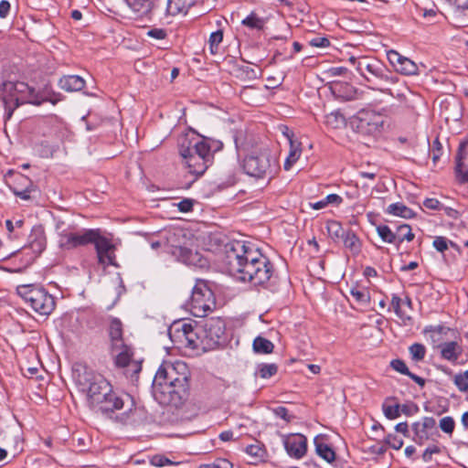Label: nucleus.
<instances>
[{
    "mask_svg": "<svg viewBox=\"0 0 468 468\" xmlns=\"http://www.w3.org/2000/svg\"><path fill=\"white\" fill-rule=\"evenodd\" d=\"M222 264L229 275L253 286L266 287L274 273L271 261L254 244L245 240L225 244Z\"/></svg>",
    "mask_w": 468,
    "mask_h": 468,
    "instance_id": "nucleus-1",
    "label": "nucleus"
},
{
    "mask_svg": "<svg viewBox=\"0 0 468 468\" xmlns=\"http://www.w3.org/2000/svg\"><path fill=\"white\" fill-rule=\"evenodd\" d=\"M188 388V373L186 363L164 362L155 373L153 392L162 403L176 405Z\"/></svg>",
    "mask_w": 468,
    "mask_h": 468,
    "instance_id": "nucleus-2",
    "label": "nucleus"
},
{
    "mask_svg": "<svg viewBox=\"0 0 468 468\" xmlns=\"http://www.w3.org/2000/svg\"><path fill=\"white\" fill-rule=\"evenodd\" d=\"M74 378L79 390L85 394L88 406L99 412L113 390L110 381L86 367L78 369Z\"/></svg>",
    "mask_w": 468,
    "mask_h": 468,
    "instance_id": "nucleus-3",
    "label": "nucleus"
},
{
    "mask_svg": "<svg viewBox=\"0 0 468 468\" xmlns=\"http://www.w3.org/2000/svg\"><path fill=\"white\" fill-rule=\"evenodd\" d=\"M349 62L356 68V71L364 78L365 80L374 84V86H372L373 90H378L383 93L395 97L394 93L389 89H384L377 85L378 82L390 84L397 82V78L390 74L389 69L383 62L377 58L368 57H350ZM396 97L402 100L404 95L398 93Z\"/></svg>",
    "mask_w": 468,
    "mask_h": 468,
    "instance_id": "nucleus-4",
    "label": "nucleus"
},
{
    "mask_svg": "<svg viewBox=\"0 0 468 468\" xmlns=\"http://www.w3.org/2000/svg\"><path fill=\"white\" fill-rule=\"evenodd\" d=\"M0 99L2 100L7 119L14 111L23 103L40 105L46 100L41 99L33 87L24 81H5L0 84Z\"/></svg>",
    "mask_w": 468,
    "mask_h": 468,
    "instance_id": "nucleus-5",
    "label": "nucleus"
},
{
    "mask_svg": "<svg viewBox=\"0 0 468 468\" xmlns=\"http://www.w3.org/2000/svg\"><path fill=\"white\" fill-rule=\"evenodd\" d=\"M179 153L189 173L197 176H202L213 163L210 145L205 140L195 142L193 144L189 142L187 146L182 144Z\"/></svg>",
    "mask_w": 468,
    "mask_h": 468,
    "instance_id": "nucleus-6",
    "label": "nucleus"
},
{
    "mask_svg": "<svg viewBox=\"0 0 468 468\" xmlns=\"http://www.w3.org/2000/svg\"><path fill=\"white\" fill-rule=\"evenodd\" d=\"M243 169L250 176L270 181L278 170V163L269 149L263 148L248 154L243 160Z\"/></svg>",
    "mask_w": 468,
    "mask_h": 468,
    "instance_id": "nucleus-7",
    "label": "nucleus"
},
{
    "mask_svg": "<svg viewBox=\"0 0 468 468\" xmlns=\"http://www.w3.org/2000/svg\"><path fill=\"white\" fill-rule=\"evenodd\" d=\"M165 250L178 261L187 265L202 266V257L197 251L185 246V235L182 229H172L163 232Z\"/></svg>",
    "mask_w": 468,
    "mask_h": 468,
    "instance_id": "nucleus-8",
    "label": "nucleus"
},
{
    "mask_svg": "<svg viewBox=\"0 0 468 468\" xmlns=\"http://www.w3.org/2000/svg\"><path fill=\"white\" fill-rule=\"evenodd\" d=\"M16 292L25 303L40 315H49L55 308L54 297L42 287L21 284L16 287Z\"/></svg>",
    "mask_w": 468,
    "mask_h": 468,
    "instance_id": "nucleus-9",
    "label": "nucleus"
},
{
    "mask_svg": "<svg viewBox=\"0 0 468 468\" xmlns=\"http://www.w3.org/2000/svg\"><path fill=\"white\" fill-rule=\"evenodd\" d=\"M171 339L183 347L192 350L207 349L203 341L200 325L193 326L185 322L175 323L169 331Z\"/></svg>",
    "mask_w": 468,
    "mask_h": 468,
    "instance_id": "nucleus-10",
    "label": "nucleus"
},
{
    "mask_svg": "<svg viewBox=\"0 0 468 468\" xmlns=\"http://www.w3.org/2000/svg\"><path fill=\"white\" fill-rule=\"evenodd\" d=\"M216 306L213 292L204 281H197L192 290L189 301L190 312L194 316L205 317Z\"/></svg>",
    "mask_w": 468,
    "mask_h": 468,
    "instance_id": "nucleus-11",
    "label": "nucleus"
},
{
    "mask_svg": "<svg viewBox=\"0 0 468 468\" xmlns=\"http://www.w3.org/2000/svg\"><path fill=\"white\" fill-rule=\"evenodd\" d=\"M225 322L219 317H210L203 321L200 332H202L206 347L211 349L218 346L225 335Z\"/></svg>",
    "mask_w": 468,
    "mask_h": 468,
    "instance_id": "nucleus-12",
    "label": "nucleus"
},
{
    "mask_svg": "<svg viewBox=\"0 0 468 468\" xmlns=\"http://www.w3.org/2000/svg\"><path fill=\"white\" fill-rule=\"evenodd\" d=\"M384 125V117L373 110H362L357 113L356 129L360 133L376 135Z\"/></svg>",
    "mask_w": 468,
    "mask_h": 468,
    "instance_id": "nucleus-13",
    "label": "nucleus"
},
{
    "mask_svg": "<svg viewBox=\"0 0 468 468\" xmlns=\"http://www.w3.org/2000/svg\"><path fill=\"white\" fill-rule=\"evenodd\" d=\"M195 0H157L154 16L167 18L180 14L186 15Z\"/></svg>",
    "mask_w": 468,
    "mask_h": 468,
    "instance_id": "nucleus-14",
    "label": "nucleus"
},
{
    "mask_svg": "<svg viewBox=\"0 0 468 468\" xmlns=\"http://www.w3.org/2000/svg\"><path fill=\"white\" fill-rule=\"evenodd\" d=\"M93 244L95 246L98 263L101 265L103 269L108 266L117 267L115 245L109 239L101 236V231L97 235Z\"/></svg>",
    "mask_w": 468,
    "mask_h": 468,
    "instance_id": "nucleus-15",
    "label": "nucleus"
},
{
    "mask_svg": "<svg viewBox=\"0 0 468 468\" xmlns=\"http://www.w3.org/2000/svg\"><path fill=\"white\" fill-rule=\"evenodd\" d=\"M125 405L128 406V410H131V407L133 406L132 398L128 394H119L112 390L109 395L108 400L103 404L99 412L106 417L112 418L116 410H122Z\"/></svg>",
    "mask_w": 468,
    "mask_h": 468,
    "instance_id": "nucleus-16",
    "label": "nucleus"
},
{
    "mask_svg": "<svg viewBox=\"0 0 468 468\" xmlns=\"http://www.w3.org/2000/svg\"><path fill=\"white\" fill-rule=\"evenodd\" d=\"M387 57L397 72L408 76L418 74V65L413 60L400 55L398 51L389 50Z\"/></svg>",
    "mask_w": 468,
    "mask_h": 468,
    "instance_id": "nucleus-17",
    "label": "nucleus"
},
{
    "mask_svg": "<svg viewBox=\"0 0 468 468\" xmlns=\"http://www.w3.org/2000/svg\"><path fill=\"white\" fill-rule=\"evenodd\" d=\"M283 444L288 455L294 459L303 458L307 452V439L300 433L285 437Z\"/></svg>",
    "mask_w": 468,
    "mask_h": 468,
    "instance_id": "nucleus-18",
    "label": "nucleus"
},
{
    "mask_svg": "<svg viewBox=\"0 0 468 468\" xmlns=\"http://www.w3.org/2000/svg\"><path fill=\"white\" fill-rule=\"evenodd\" d=\"M436 428V420L432 417H424L420 421L412 424L413 441L422 445L430 439L431 433Z\"/></svg>",
    "mask_w": 468,
    "mask_h": 468,
    "instance_id": "nucleus-19",
    "label": "nucleus"
},
{
    "mask_svg": "<svg viewBox=\"0 0 468 468\" xmlns=\"http://www.w3.org/2000/svg\"><path fill=\"white\" fill-rule=\"evenodd\" d=\"M437 348L440 351L441 357L452 364L459 363V358L462 356L463 348L460 342L447 341L438 345Z\"/></svg>",
    "mask_w": 468,
    "mask_h": 468,
    "instance_id": "nucleus-20",
    "label": "nucleus"
},
{
    "mask_svg": "<svg viewBox=\"0 0 468 468\" xmlns=\"http://www.w3.org/2000/svg\"><path fill=\"white\" fill-rule=\"evenodd\" d=\"M129 8L137 16L152 18L157 0H124Z\"/></svg>",
    "mask_w": 468,
    "mask_h": 468,
    "instance_id": "nucleus-21",
    "label": "nucleus"
},
{
    "mask_svg": "<svg viewBox=\"0 0 468 468\" xmlns=\"http://www.w3.org/2000/svg\"><path fill=\"white\" fill-rule=\"evenodd\" d=\"M28 246L36 254H40L47 246L44 228L41 225L34 226L28 237Z\"/></svg>",
    "mask_w": 468,
    "mask_h": 468,
    "instance_id": "nucleus-22",
    "label": "nucleus"
},
{
    "mask_svg": "<svg viewBox=\"0 0 468 468\" xmlns=\"http://www.w3.org/2000/svg\"><path fill=\"white\" fill-rule=\"evenodd\" d=\"M111 355L114 359V364L118 367H128L133 359V352L131 346L122 344L119 348H112L110 347Z\"/></svg>",
    "mask_w": 468,
    "mask_h": 468,
    "instance_id": "nucleus-23",
    "label": "nucleus"
},
{
    "mask_svg": "<svg viewBox=\"0 0 468 468\" xmlns=\"http://www.w3.org/2000/svg\"><path fill=\"white\" fill-rule=\"evenodd\" d=\"M108 334L112 348H119L124 343L122 323L118 318H112L108 327Z\"/></svg>",
    "mask_w": 468,
    "mask_h": 468,
    "instance_id": "nucleus-24",
    "label": "nucleus"
},
{
    "mask_svg": "<svg viewBox=\"0 0 468 468\" xmlns=\"http://www.w3.org/2000/svg\"><path fill=\"white\" fill-rule=\"evenodd\" d=\"M315 452L322 459L331 463L335 460V452L333 448L324 441L323 435H318L314 440Z\"/></svg>",
    "mask_w": 468,
    "mask_h": 468,
    "instance_id": "nucleus-25",
    "label": "nucleus"
},
{
    "mask_svg": "<svg viewBox=\"0 0 468 468\" xmlns=\"http://www.w3.org/2000/svg\"><path fill=\"white\" fill-rule=\"evenodd\" d=\"M58 86L68 92L80 91L84 88L85 80L78 75L63 76L58 80Z\"/></svg>",
    "mask_w": 468,
    "mask_h": 468,
    "instance_id": "nucleus-26",
    "label": "nucleus"
},
{
    "mask_svg": "<svg viewBox=\"0 0 468 468\" xmlns=\"http://www.w3.org/2000/svg\"><path fill=\"white\" fill-rule=\"evenodd\" d=\"M5 229L9 239H19L25 236V220L21 218L6 219Z\"/></svg>",
    "mask_w": 468,
    "mask_h": 468,
    "instance_id": "nucleus-27",
    "label": "nucleus"
},
{
    "mask_svg": "<svg viewBox=\"0 0 468 468\" xmlns=\"http://www.w3.org/2000/svg\"><path fill=\"white\" fill-rule=\"evenodd\" d=\"M285 134L290 143V151H289V154L284 162L283 166H284L285 170H290L291 167L299 159L302 151L300 148V144L296 143L292 140V135H290L289 133H285Z\"/></svg>",
    "mask_w": 468,
    "mask_h": 468,
    "instance_id": "nucleus-28",
    "label": "nucleus"
},
{
    "mask_svg": "<svg viewBox=\"0 0 468 468\" xmlns=\"http://www.w3.org/2000/svg\"><path fill=\"white\" fill-rule=\"evenodd\" d=\"M99 232L100 229H83L82 231L75 232L76 248L86 246L88 244H93Z\"/></svg>",
    "mask_w": 468,
    "mask_h": 468,
    "instance_id": "nucleus-29",
    "label": "nucleus"
},
{
    "mask_svg": "<svg viewBox=\"0 0 468 468\" xmlns=\"http://www.w3.org/2000/svg\"><path fill=\"white\" fill-rule=\"evenodd\" d=\"M385 211L387 214L403 218H412L415 217L414 211L401 202L390 204Z\"/></svg>",
    "mask_w": 468,
    "mask_h": 468,
    "instance_id": "nucleus-30",
    "label": "nucleus"
},
{
    "mask_svg": "<svg viewBox=\"0 0 468 468\" xmlns=\"http://www.w3.org/2000/svg\"><path fill=\"white\" fill-rule=\"evenodd\" d=\"M390 366H391V367L394 370H396V371H398V372H399V373H401L403 375H406V376L410 377L419 386L424 387L425 379L420 378V377H419V376H417V375H415V374H413V373H411L409 370L407 365L405 364V362L403 360H401V359H394V360H392L390 362Z\"/></svg>",
    "mask_w": 468,
    "mask_h": 468,
    "instance_id": "nucleus-31",
    "label": "nucleus"
},
{
    "mask_svg": "<svg viewBox=\"0 0 468 468\" xmlns=\"http://www.w3.org/2000/svg\"><path fill=\"white\" fill-rule=\"evenodd\" d=\"M344 245L348 249L352 254L357 255L361 251V241L356 234L352 230H346L345 236L342 238Z\"/></svg>",
    "mask_w": 468,
    "mask_h": 468,
    "instance_id": "nucleus-32",
    "label": "nucleus"
},
{
    "mask_svg": "<svg viewBox=\"0 0 468 468\" xmlns=\"http://www.w3.org/2000/svg\"><path fill=\"white\" fill-rule=\"evenodd\" d=\"M274 345L271 341L261 335L254 338L252 350L256 354L269 355L273 352Z\"/></svg>",
    "mask_w": 468,
    "mask_h": 468,
    "instance_id": "nucleus-33",
    "label": "nucleus"
},
{
    "mask_svg": "<svg viewBox=\"0 0 468 468\" xmlns=\"http://www.w3.org/2000/svg\"><path fill=\"white\" fill-rule=\"evenodd\" d=\"M58 247L63 250H70L76 249L75 232L63 229L58 232Z\"/></svg>",
    "mask_w": 468,
    "mask_h": 468,
    "instance_id": "nucleus-34",
    "label": "nucleus"
},
{
    "mask_svg": "<svg viewBox=\"0 0 468 468\" xmlns=\"http://www.w3.org/2000/svg\"><path fill=\"white\" fill-rule=\"evenodd\" d=\"M393 398H388L382 405L384 415L388 420H395L400 416V405L399 403H393Z\"/></svg>",
    "mask_w": 468,
    "mask_h": 468,
    "instance_id": "nucleus-35",
    "label": "nucleus"
},
{
    "mask_svg": "<svg viewBox=\"0 0 468 468\" xmlns=\"http://www.w3.org/2000/svg\"><path fill=\"white\" fill-rule=\"evenodd\" d=\"M11 176H14V181H13V185L10 186V188L11 187H16V186H20V187H23V188H28V187H33L34 185L32 183V181L30 180V178H28L27 176L20 174V173H14L12 170H9L5 175V179L7 181L8 180V177Z\"/></svg>",
    "mask_w": 468,
    "mask_h": 468,
    "instance_id": "nucleus-36",
    "label": "nucleus"
},
{
    "mask_svg": "<svg viewBox=\"0 0 468 468\" xmlns=\"http://www.w3.org/2000/svg\"><path fill=\"white\" fill-rule=\"evenodd\" d=\"M241 23L249 28L258 30L262 29L265 26L264 18L258 16L254 12L250 13Z\"/></svg>",
    "mask_w": 468,
    "mask_h": 468,
    "instance_id": "nucleus-37",
    "label": "nucleus"
},
{
    "mask_svg": "<svg viewBox=\"0 0 468 468\" xmlns=\"http://www.w3.org/2000/svg\"><path fill=\"white\" fill-rule=\"evenodd\" d=\"M58 145L48 141H41L36 145V150L41 157L48 158L56 152Z\"/></svg>",
    "mask_w": 468,
    "mask_h": 468,
    "instance_id": "nucleus-38",
    "label": "nucleus"
},
{
    "mask_svg": "<svg viewBox=\"0 0 468 468\" xmlns=\"http://www.w3.org/2000/svg\"><path fill=\"white\" fill-rule=\"evenodd\" d=\"M397 243L400 244L404 240L412 241L414 239V234L411 230V228L408 224H403L398 227L397 229Z\"/></svg>",
    "mask_w": 468,
    "mask_h": 468,
    "instance_id": "nucleus-39",
    "label": "nucleus"
},
{
    "mask_svg": "<svg viewBox=\"0 0 468 468\" xmlns=\"http://www.w3.org/2000/svg\"><path fill=\"white\" fill-rule=\"evenodd\" d=\"M326 229L329 236L332 239H341L345 236L346 230L343 229L342 225L335 220H330L326 223Z\"/></svg>",
    "mask_w": 468,
    "mask_h": 468,
    "instance_id": "nucleus-40",
    "label": "nucleus"
},
{
    "mask_svg": "<svg viewBox=\"0 0 468 468\" xmlns=\"http://www.w3.org/2000/svg\"><path fill=\"white\" fill-rule=\"evenodd\" d=\"M350 294L352 295L354 300L361 305H367L370 301L369 292L366 289L353 287L350 290Z\"/></svg>",
    "mask_w": 468,
    "mask_h": 468,
    "instance_id": "nucleus-41",
    "label": "nucleus"
},
{
    "mask_svg": "<svg viewBox=\"0 0 468 468\" xmlns=\"http://www.w3.org/2000/svg\"><path fill=\"white\" fill-rule=\"evenodd\" d=\"M377 232L384 242L396 243L397 234L394 233L387 225H379L377 227Z\"/></svg>",
    "mask_w": 468,
    "mask_h": 468,
    "instance_id": "nucleus-42",
    "label": "nucleus"
},
{
    "mask_svg": "<svg viewBox=\"0 0 468 468\" xmlns=\"http://www.w3.org/2000/svg\"><path fill=\"white\" fill-rule=\"evenodd\" d=\"M454 8L456 16H468V0H447Z\"/></svg>",
    "mask_w": 468,
    "mask_h": 468,
    "instance_id": "nucleus-43",
    "label": "nucleus"
},
{
    "mask_svg": "<svg viewBox=\"0 0 468 468\" xmlns=\"http://www.w3.org/2000/svg\"><path fill=\"white\" fill-rule=\"evenodd\" d=\"M411 359L420 362L424 359L426 347L422 344L415 343L409 347Z\"/></svg>",
    "mask_w": 468,
    "mask_h": 468,
    "instance_id": "nucleus-44",
    "label": "nucleus"
},
{
    "mask_svg": "<svg viewBox=\"0 0 468 468\" xmlns=\"http://www.w3.org/2000/svg\"><path fill=\"white\" fill-rule=\"evenodd\" d=\"M432 245L440 252H444L448 249L449 245L456 250H459V247L454 242L448 240L445 237L442 236L435 237Z\"/></svg>",
    "mask_w": 468,
    "mask_h": 468,
    "instance_id": "nucleus-45",
    "label": "nucleus"
},
{
    "mask_svg": "<svg viewBox=\"0 0 468 468\" xmlns=\"http://www.w3.org/2000/svg\"><path fill=\"white\" fill-rule=\"evenodd\" d=\"M278 367L276 364H261L259 366L258 374L261 378H269L276 375Z\"/></svg>",
    "mask_w": 468,
    "mask_h": 468,
    "instance_id": "nucleus-46",
    "label": "nucleus"
},
{
    "mask_svg": "<svg viewBox=\"0 0 468 468\" xmlns=\"http://www.w3.org/2000/svg\"><path fill=\"white\" fill-rule=\"evenodd\" d=\"M223 40V32L221 30H218L210 34L209 37V49L211 54L215 55L218 51V46Z\"/></svg>",
    "mask_w": 468,
    "mask_h": 468,
    "instance_id": "nucleus-47",
    "label": "nucleus"
},
{
    "mask_svg": "<svg viewBox=\"0 0 468 468\" xmlns=\"http://www.w3.org/2000/svg\"><path fill=\"white\" fill-rule=\"evenodd\" d=\"M453 383L461 392L468 391V377L465 373H458L453 377Z\"/></svg>",
    "mask_w": 468,
    "mask_h": 468,
    "instance_id": "nucleus-48",
    "label": "nucleus"
},
{
    "mask_svg": "<svg viewBox=\"0 0 468 468\" xmlns=\"http://www.w3.org/2000/svg\"><path fill=\"white\" fill-rule=\"evenodd\" d=\"M439 427L443 432L447 434H452L455 427L453 418L450 416L441 418L440 420Z\"/></svg>",
    "mask_w": 468,
    "mask_h": 468,
    "instance_id": "nucleus-49",
    "label": "nucleus"
},
{
    "mask_svg": "<svg viewBox=\"0 0 468 468\" xmlns=\"http://www.w3.org/2000/svg\"><path fill=\"white\" fill-rule=\"evenodd\" d=\"M11 190L15 196L20 197L23 200H28V199H30V194L34 190V186L28 187V188H23L20 186H16V187H11Z\"/></svg>",
    "mask_w": 468,
    "mask_h": 468,
    "instance_id": "nucleus-50",
    "label": "nucleus"
},
{
    "mask_svg": "<svg viewBox=\"0 0 468 468\" xmlns=\"http://www.w3.org/2000/svg\"><path fill=\"white\" fill-rule=\"evenodd\" d=\"M200 468H233V465L227 459H218L214 463L203 464Z\"/></svg>",
    "mask_w": 468,
    "mask_h": 468,
    "instance_id": "nucleus-51",
    "label": "nucleus"
},
{
    "mask_svg": "<svg viewBox=\"0 0 468 468\" xmlns=\"http://www.w3.org/2000/svg\"><path fill=\"white\" fill-rule=\"evenodd\" d=\"M456 176L462 183L468 182V169H464L461 160L459 159L455 167Z\"/></svg>",
    "mask_w": 468,
    "mask_h": 468,
    "instance_id": "nucleus-52",
    "label": "nucleus"
},
{
    "mask_svg": "<svg viewBox=\"0 0 468 468\" xmlns=\"http://www.w3.org/2000/svg\"><path fill=\"white\" fill-rule=\"evenodd\" d=\"M344 116L338 112H331L326 115V123L337 127L344 122Z\"/></svg>",
    "mask_w": 468,
    "mask_h": 468,
    "instance_id": "nucleus-53",
    "label": "nucleus"
},
{
    "mask_svg": "<svg viewBox=\"0 0 468 468\" xmlns=\"http://www.w3.org/2000/svg\"><path fill=\"white\" fill-rule=\"evenodd\" d=\"M440 452H441V449L439 446H437V445L430 446V447L426 448V450L422 453V460L425 463H428L431 460L433 454L440 453Z\"/></svg>",
    "mask_w": 468,
    "mask_h": 468,
    "instance_id": "nucleus-54",
    "label": "nucleus"
},
{
    "mask_svg": "<svg viewBox=\"0 0 468 468\" xmlns=\"http://www.w3.org/2000/svg\"><path fill=\"white\" fill-rule=\"evenodd\" d=\"M146 35L154 39H165L167 36L166 31L163 28H152L146 32Z\"/></svg>",
    "mask_w": 468,
    "mask_h": 468,
    "instance_id": "nucleus-55",
    "label": "nucleus"
},
{
    "mask_svg": "<svg viewBox=\"0 0 468 468\" xmlns=\"http://www.w3.org/2000/svg\"><path fill=\"white\" fill-rule=\"evenodd\" d=\"M151 463L156 467H164L165 465L171 464L172 462L163 455H154L151 459Z\"/></svg>",
    "mask_w": 468,
    "mask_h": 468,
    "instance_id": "nucleus-56",
    "label": "nucleus"
},
{
    "mask_svg": "<svg viewBox=\"0 0 468 468\" xmlns=\"http://www.w3.org/2000/svg\"><path fill=\"white\" fill-rule=\"evenodd\" d=\"M310 45L316 48H326L330 45V40L324 37H316L310 40Z\"/></svg>",
    "mask_w": 468,
    "mask_h": 468,
    "instance_id": "nucleus-57",
    "label": "nucleus"
},
{
    "mask_svg": "<svg viewBox=\"0 0 468 468\" xmlns=\"http://www.w3.org/2000/svg\"><path fill=\"white\" fill-rule=\"evenodd\" d=\"M401 303L402 300L398 295L394 294L391 299V306L393 307L394 312L399 317L403 316L402 311H401Z\"/></svg>",
    "mask_w": 468,
    "mask_h": 468,
    "instance_id": "nucleus-58",
    "label": "nucleus"
},
{
    "mask_svg": "<svg viewBox=\"0 0 468 468\" xmlns=\"http://www.w3.org/2000/svg\"><path fill=\"white\" fill-rule=\"evenodd\" d=\"M273 413L276 417L281 418L286 421L291 420V416L289 415L288 410L283 406H279L273 410Z\"/></svg>",
    "mask_w": 468,
    "mask_h": 468,
    "instance_id": "nucleus-59",
    "label": "nucleus"
},
{
    "mask_svg": "<svg viewBox=\"0 0 468 468\" xmlns=\"http://www.w3.org/2000/svg\"><path fill=\"white\" fill-rule=\"evenodd\" d=\"M423 205L425 207L432 210H439L442 207L441 202L436 198H426L423 201Z\"/></svg>",
    "mask_w": 468,
    "mask_h": 468,
    "instance_id": "nucleus-60",
    "label": "nucleus"
},
{
    "mask_svg": "<svg viewBox=\"0 0 468 468\" xmlns=\"http://www.w3.org/2000/svg\"><path fill=\"white\" fill-rule=\"evenodd\" d=\"M387 441H388V443L390 445V447H392L395 450L400 449L403 445L402 440L397 438V436L392 435V434H389L388 436Z\"/></svg>",
    "mask_w": 468,
    "mask_h": 468,
    "instance_id": "nucleus-61",
    "label": "nucleus"
},
{
    "mask_svg": "<svg viewBox=\"0 0 468 468\" xmlns=\"http://www.w3.org/2000/svg\"><path fill=\"white\" fill-rule=\"evenodd\" d=\"M178 208L181 212H189L193 208V202L190 199H184L178 203Z\"/></svg>",
    "mask_w": 468,
    "mask_h": 468,
    "instance_id": "nucleus-62",
    "label": "nucleus"
},
{
    "mask_svg": "<svg viewBox=\"0 0 468 468\" xmlns=\"http://www.w3.org/2000/svg\"><path fill=\"white\" fill-rule=\"evenodd\" d=\"M10 4L6 0L0 1V17L5 18L10 11Z\"/></svg>",
    "mask_w": 468,
    "mask_h": 468,
    "instance_id": "nucleus-63",
    "label": "nucleus"
},
{
    "mask_svg": "<svg viewBox=\"0 0 468 468\" xmlns=\"http://www.w3.org/2000/svg\"><path fill=\"white\" fill-rule=\"evenodd\" d=\"M324 200H325L326 205H328V204L339 205L340 203H342L343 198L336 194H329L324 197Z\"/></svg>",
    "mask_w": 468,
    "mask_h": 468,
    "instance_id": "nucleus-64",
    "label": "nucleus"
}]
</instances>
